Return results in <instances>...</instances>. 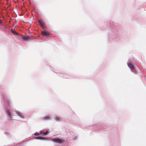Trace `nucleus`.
I'll return each instance as SVG.
<instances>
[{
  "label": "nucleus",
  "instance_id": "obj_1",
  "mask_svg": "<svg viewBox=\"0 0 146 146\" xmlns=\"http://www.w3.org/2000/svg\"><path fill=\"white\" fill-rule=\"evenodd\" d=\"M52 140L55 143H61L63 142V141L60 139H53Z\"/></svg>",
  "mask_w": 146,
  "mask_h": 146
},
{
  "label": "nucleus",
  "instance_id": "obj_2",
  "mask_svg": "<svg viewBox=\"0 0 146 146\" xmlns=\"http://www.w3.org/2000/svg\"><path fill=\"white\" fill-rule=\"evenodd\" d=\"M38 22L39 24L42 28H43L45 27V24L44 21L42 20H39Z\"/></svg>",
  "mask_w": 146,
  "mask_h": 146
},
{
  "label": "nucleus",
  "instance_id": "obj_3",
  "mask_svg": "<svg viewBox=\"0 0 146 146\" xmlns=\"http://www.w3.org/2000/svg\"><path fill=\"white\" fill-rule=\"evenodd\" d=\"M127 65L129 67L131 70H133L134 69V66L131 62L128 63L127 64Z\"/></svg>",
  "mask_w": 146,
  "mask_h": 146
},
{
  "label": "nucleus",
  "instance_id": "obj_4",
  "mask_svg": "<svg viewBox=\"0 0 146 146\" xmlns=\"http://www.w3.org/2000/svg\"><path fill=\"white\" fill-rule=\"evenodd\" d=\"M41 33L42 35L44 36H47L50 35L48 32L46 31H42Z\"/></svg>",
  "mask_w": 146,
  "mask_h": 146
},
{
  "label": "nucleus",
  "instance_id": "obj_5",
  "mask_svg": "<svg viewBox=\"0 0 146 146\" xmlns=\"http://www.w3.org/2000/svg\"><path fill=\"white\" fill-rule=\"evenodd\" d=\"M29 36L27 35H26L25 36H23V39L25 40H27L28 39H29Z\"/></svg>",
  "mask_w": 146,
  "mask_h": 146
},
{
  "label": "nucleus",
  "instance_id": "obj_6",
  "mask_svg": "<svg viewBox=\"0 0 146 146\" xmlns=\"http://www.w3.org/2000/svg\"><path fill=\"white\" fill-rule=\"evenodd\" d=\"M7 113L8 114L9 117L11 119L12 118V115H11L10 112L9 111L7 110Z\"/></svg>",
  "mask_w": 146,
  "mask_h": 146
},
{
  "label": "nucleus",
  "instance_id": "obj_7",
  "mask_svg": "<svg viewBox=\"0 0 146 146\" xmlns=\"http://www.w3.org/2000/svg\"><path fill=\"white\" fill-rule=\"evenodd\" d=\"M16 113L18 115H19V116L20 117H21V118L23 117V116L21 114L17 112Z\"/></svg>",
  "mask_w": 146,
  "mask_h": 146
},
{
  "label": "nucleus",
  "instance_id": "obj_8",
  "mask_svg": "<svg viewBox=\"0 0 146 146\" xmlns=\"http://www.w3.org/2000/svg\"><path fill=\"white\" fill-rule=\"evenodd\" d=\"M50 117L49 116H46L44 117V119L46 120H48L49 119Z\"/></svg>",
  "mask_w": 146,
  "mask_h": 146
},
{
  "label": "nucleus",
  "instance_id": "obj_9",
  "mask_svg": "<svg viewBox=\"0 0 146 146\" xmlns=\"http://www.w3.org/2000/svg\"><path fill=\"white\" fill-rule=\"evenodd\" d=\"M43 139L42 137H38L37 138V139Z\"/></svg>",
  "mask_w": 146,
  "mask_h": 146
},
{
  "label": "nucleus",
  "instance_id": "obj_10",
  "mask_svg": "<svg viewBox=\"0 0 146 146\" xmlns=\"http://www.w3.org/2000/svg\"><path fill=\"white\" fill-rule=\"evenodd\" d=\"M35 135L38 136L39 135V134L38 133H35Z\"/></svg>",
  "mask_w": 146,
  "mask_h": 146
},
{
  "label": "nucleus",
  "instance_id": "obj_11",
  "mask_svg": "<svg viewBox=\"0 0 146 146\" xmlns=\"http://www.w3.org/2000/svg\"><path fill=\"white\" fill-rule=\"evenodd\" d=\"M47 134V132H46L44 133V135H46Z\"/></svg>",
  "mask_w": 146,
  "mask_h": 146
},
{
  "label": "nucleus",
  "instance_id": "obj_12",
  "mask_svg": "<svg viewBox=\"0 0 146 146\" xmlns=\"http://www.w3.org/2000/svg\"><path fill=\"white\" fill-rule=\"evenodd\" d=\"M2 21L1 20H0V24H1L2 23Z\"/></svg>",
  "mask_w": 146,
  "mask_h": 146
}]
</instances>
